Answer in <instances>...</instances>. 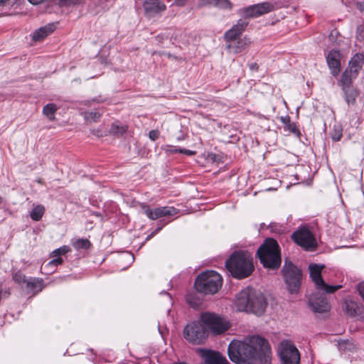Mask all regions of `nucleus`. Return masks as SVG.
Instances as JSON below:
<instances>
[{"mask_svg":"<svg viewBox=\"0 0 364 364\" xmlns=\"http://www.w3.org/2000/svg\"><path fill=\"white\" fill-rule=\"evenodd\" d=\"M228 353L237 364H271V347L266 339L259 336H249L242 341L232 340Z\"/></svg>","mask_w":364,"mask_h":364,"instance_id":"obj_1","label":"nucleus"},{"mask_svg":"<svg viewBox=\"0 0 364 364\" xmlns=\"http://www.w3.org/2000/svg\"><path fill=\"white\" fill-rule=\"evenodd\" d=\"M235 304L237 311L260 315L266 309L267 301L261 292L247 288L237 294Z\"/></svg>","mask_w":364,"mask_h":364,"instance_id":"obj_2","label":"nucleus"},{"mask_svg":"<svg viewBox=\"0 0 364 364\" xmlns=\"http://www.w3.org/2000/svg\"><path fill=\"white\" fill-rule=\"evenodd\" d=\"M225 267L237 279L247 277L254 270L252 257L247 251L233 252L225 262Z\"/></svg>","mask_w":364,"mask_h":364,"instance_id":"obj_3","label":"nucleus"},{"mask_svg":"<svg viewBox=\"0 0 364 364\" xmlns=\"http://www.w3.org/2000/svg\"><path fill=\"white\" fill-rule=\"evenodd\" d=\"M257 254L265 267L274 269L281 264L279 247L277 241L272 238L266 239L257 250Z\"/></svg>","mask_w":364,"mask_h":364,"instance_id":"obj_4","label":"nucleus"},{"mask_svg":"<svg viewBox=\"0 0 364 364\" xmlns=\"http://www.w3.org/2000/svg\"><path fill=\"white\" fill-rule=\"evenodd\" d=\"M222 277L213 270L206 271L200 274L195 281V288L205 294H214L221 288Z\"/></svg>","mask_w":364,"mask_h":364,"instance_id":"obj_5","label":"nucleus"},{"mask_svg":"<svg viewBox=\"0 0 364 364\" xmlns=\"http://www.w3.org/2000/svg\"><path fill=\"white\" fill-rule=\"evenodd\" d=\"M200 321L206 328V333L216 336L225 332L230 327V322L214 313L203 312L200 316Z\"/></svg>","mask_w":364,"mask_h":364,"instance_id":"obj_6","label":"nucleus"},{"mask_svg":"<svg viewBox=\"0 0 364 364\" xmlns=\"http://www.w3.org/2000/svg\"><path fill=\"white\" fill-rule=\"evenodd\" d=\"M282 272L289 291L291 294L298 292L302 277L301 269L291 262L285 260Z\"/></svg>","mask_w":364,"mask_h":364,"instance_id":"obj_7","label":"nucleus"},{"mask_svg":"<svg viewBox=\"0 0 364 364\" xmlns=\"http://www.w3.org/2000/svg\"><path fill=\"white\" fill-rule=\"evenodd\" d=\"M277 353L282 364H299L300 353L294 343L284 340L278 346Z\"/></svg>","mask_w":364,"mask_h":364,"instance_id":"obj_8","label":"nucleus"},{"mask_svg":"<svg viewBox=\"0 0 364 364\" xmlns=\"http://www.w3.org/2000/svg\"><path fill=\"white\" fill-rule=\"evenodd\" d=\"M183 335L188 341L193 344H200L208 336L206 328L200 320L187 324Z\"/></svg>","mask_w":364,"mask_h":364,"instance_id":"obj_9","label":"nucleus"},{"mask_svg":"<svg viewBox=\"0 0 364 364\" xmlns=\"http://www.w3.org/2000/svg\"><path fill=\"white\" fill-rule=\"evenodd\" d=\"M323 267V264H311L309 266L310 277L318 291H323L327 294L333 293L341 289V285L331 286L326 284L321 277V271Z\"/></svg>","mask_w":364,"mask_h":364,"instance_id":"obj_10","label":"nucleus"},{"mask_svg":"<svg viewBox=\"0 0 364 364\" xmlns=\"http://www.w3.org/2000/svg\"><path fill=\"white\" fill-rule=\"evenodd\" d=\"M291 237L297 245L306 250H311L316 246L314 236L306 227H302L295 231Z\"/></svg>","mask_w":364,"mask_h":364,"instance_id":"obj_11","label":"nucleus"},{"mask_svg":"<svg viewBox=\"0 0 364 364\" xmlns=\"http://www.w3.org/2000/svg\"><path fill=\"white\" fill-rule=\"evenodd\" d=\"M274 5L269 2H262L244 8L242 15L246 18H256L273 11Z\"/></svg>","mask_w":364,"mask_h":364,"instance_id":"obj_12","label":"nucleus"},{"mask_svg":"<svg viewBox=\"0 0 364 364\" xmlns=\"http://www.w3.org/2000/svg\"><path fill=\"white\" fill-rule=\"evenodd\" d=\"M142 210L144 213L151 220H156L164 216L174 215L178 213V210L173 207H159L154 210L149 205H143Z\"/></svg>","mask_w":364,"mask_h":364,"instance_id":"obj_13","label":"nucleus"},{"mask_svg":"<svg viewBox=\"0 0 364 364\" xmlns=\"http://www.w3.org/2000/svg\"><path fill=\"white\" fill-rule=\"evenodd\" d=\"M309 306L314 312L324 313L330 309V306L324 295L320 293L312 294L309 299Z\"/></svg>","mask_w":364,"mask_h":364,"instance_id":"obj_14","label":"nucleus"},{"mask_svg":"<svg viewBox=\"0 0 364 364\" xmlns=\"http://www.w3.org/2000/svg\"><path fill=\"white\" fill-rule=\"evenodd\" d=\"M198 352L206 364H230L218 352L207 349H198Z\"/></svg>","mask_w":364,"mask_h":364,"instance_id":"obj_15","label":"nucleus"},{"mask_svg":"<svg viewBox=\"0 0 364 364\" xmlns=\"http://www.w3.org/2000/svg\"><path fill=\"white\" fill-rule=\"evenodd\" d=\"M341 54L338 50H331L326 55L328 66L333 76L336 77L341 71Z\"/></svg>","mask_w":364,"mask_h":364,"instance_id":"obj_16","label":"nucleus"},{"mask_svg":"<svg viewBox=\"0 0 364 364\" xmlns=\"http://www.w3.org/2000/svg\"><path fill=\"white\" fill-rule=\"evenodd\" d=\"M145 15L152 17L166 9L165 4L161 0H145L143 4Z\"/></svg>","mask_w":364,"mask_h":364,"instance_id":"obj_17","label":"nucleus"},{"mask_svg":"<svg viewBox=\"0 0 364 364\" xmlns=\"http://www.w3.org/2000/svg\"><path fill=\"white\" fill-rule=\"evenodd\" d=\"M249 22L245 19H240L235 25L225 33V38L227 41H234L245 30Z\"/></svg>","mask_w":364,"mask_h":364,"instance_id":"obj_18","label":"nucleus"},{"mask_svg":"<svg viewBox=\"0 0 364 364\" xmlns=\"http://www.w3.org/2000/svg\"><path fill=\"white\" fill-rule=\"evenodd\" d=\"M56 28V24L55 23H48L44 26H42L36 29L32 35V38L35 41H41L46 37L53 33Z\"/></svg>","mask_w":364,"mask_h":364,"instance_id":"obj_19","label":"nucleus"},{"mask_svg":"<svg viewBox=\"0 0 364 364\" xmlns=\"http://www.w3.org/2000/svg\"><path fill=\"white\" fill-rule=\"evenodd\" d=\"M364 63V55L363 53H355L350 59L348 67L346 68L353 73V76H358L359 70L362 68Z\"/></svg>","mask_w":364,"mask_h":364,"instance_id":"obj_20","label":"nucleus"},{"mask_svg":"<svg viewBox=\"0 0 364 364\" xmlns=\"http://www.w3.org/2000/svg\"><path fill=\"white\" fill-rule=\"evenodd\" d=\"M230 43L227 46L230 53H239L242 52L250 44V41L247 38H241L237 41H230Z\"/></svg>","mask_w":364,"mask_h":364,"instance_id":"obj_21","label":"nucleus"},{"mask_svg":"<svg viewBox=\"0 0 364 364\" xmlns=\"http://www.w3.org/2000/svg\"><path fill=\"white\" fill-rule=\"evenodd\" d=\"M27 289L33 293L37 294L43 288V281L41 279L31 278L26 282Z\"/></svg>","mask_w":364,"mask_h":364,"instance_id":"obj_22","label":"nucleus"},{"mask_svg":"<svg viewBox=\"0 0 364 364\" xmlns=\"http://www.w3.org/2000/svg\"><path fill=\"white\" fill-rule=\"evenodd\" d=\"M344 93L346 102L348 105H354L355 103L356 98L358 95V91L357 89L352 86L342 88Z\"/></svg>","mask_w":364,"mask_h":364,"instance_id":"obj_23","label":"nucleus"},{"mask_svg":"<svg viewBox=\"0 0 364 364\" xmlns=\"http://www.w3.org/2000/svg\"><path fill=\"white\" fill-rule=\"evenodd\" d=\"M280 121L284 124L285 131H288L289 132L297 136L300 134L299 129L294 123L291 122L290 117L289 116L281 117Z\"/></svg>","mask_w":364,"mask_h":364,"instance_id":"obj_24","label":"nucleus"},{"mask_svg":"<svg viewBox=\"0 0 364 364\" xmlns=\"http://www.w3.org/2000/svg\"><path fill=\"white\" fill-rule=\"evenodd\" d=\"M357 76H353V73L346 69L341 75L340 84L341 87H346L352 86L353 80L356 78Z\"/></svg>","mask_w":364,"mask_h":364,"instance_id":"obj_25","label":"nucleus"},{"mask_svg":"<svg viewBox=\"0 0 364 364\" xmlns=\"http://www.w3.org/2000/svg\"><path fill=\"white\" fill-rule=\"evenodd\" d=\"M58 110V107L55 104L49 103L45 105L43 108V114L50 120L55 119V113Z\"/></svg>","mask_w":364,"mask_h":364,"instance_id":"obj_26","label":"nucleus"},{"mask_svg":"<svg viewBox=\"0 0 364 364\" xmlns=\"http://www.w3.org/2000/svg\"><path fill=\"white\" fill-rule=\"evenodd\" d=\"M45 212V208L42 205H37L33 208L30 216L33 220L38 221L41 219Z\"/></svg>","mask_w":364,"mask_h":364,"instance_id":"obj_27","label":"nucleus"},{"mask_svg":"<svg viewBox=\"0 0 364 364\" xmlns=\"http://www.w3.org/2000/svg\"><path fill=\"white\" fill-rule=\"evenodd\" d=\"M73 247L77 250H88L91 246V242L87 239H77L72 243Z\"/></svg>","mask_w":364,"mask_h":364,"instance_id":"obj_28","label":"nucleus"},{"mask_svg":"<svg viewBox=\"0 0 364 364\" xmlns=\"http://www.w3.org/2000/svg\"><path fill=\"white\" fill-rule=\"evenodd\" d=\"M208 2L212 4V6H216L224 9H230L232 6L228 0H210Z\"/></svg>","mask_w":364,"mask_h":364,"instance_id":"obj_29","label":"nucleus"},{"mask_svg":"<svg viewBox=\"0 0 364 364\" xmlns=\"http://www.w3.org/2000/svg\"><path fill=\"white\" fill-rule=\"evenodd\" d=\"M70 251H71V249L68 245H63L62 247L53 250L51 252L50 256L53 257H58L60 255H65L66 253H68Z\"/></svg>","mask_w":364,"mask_h":364,"instance_id":"obj_30","label":"nucleus"},{"mask_svg":"<svg viewBox=\"0 0 364 364\" xmlns=\"http://www.w3.org/2000/svg\"><path fill=\"white\" fill-rule=\"evenodd\" d=\"M84 117L87 121H96L101 117V113L97 111L86 112L83 113Z\"/></svg>","mask_w":364,"mask_h":364,"instance_id":"obj_31","label":"nucleus"},{"mask_svg":"<svg viewBox=\"0 0 364 364\" xmlns=\"http://www.w3.org/2000/svg\"><path fill=\"white\" fill-rule=\"evenodd\" d=\"M84 4V0H59L60 6H73Z\"/></svg>","mask_w":364,"mask_h":364,"instance_id":"obj_32","label":"nucleus"},{"mask_svg":"<svg viewBox=\"0 0 364 364\" xmlns=\"http://www.w3.org/2000/svg\"><path fill=\"white\" fill-rule=\"evenodd\" d=\"M13 279L19 284H26L28 280L26 276L20 271L14 273Z\"/></svg>","mask_w":364,"mask_h":364,"instance_id":"obj_33","label":"nucleus"},{"mask_svg":"<svg viewBox=\"0 0 364 364\" xmlns=\"http://www.w3.org/2000/svg\"><path fill=\"white\" fill-rule=\"evenodd\" d=\"M127 130L124 126H119L115 124H112L110 128V132L114 134H122Z\"/></svg>","mask_w":364,"mask_h":364,"instance_id":"obj_34","label":"nucleus"},{"mask_svg":"<svg viewBox=\"0 0 364 364\" xmlns=\"http://www.w3.org/2000/svg\"><path fill=\"white\" fill-rule=\"evenodd\" d=\"M343 136V132L341 128L335 127L333 129V132L331 134L332 140L334 141H338L341 139Z\"/></svg>","mask_w":364,"mask_h":364,"instance_id":"obj_35","label":"nucleus"},{"mask_svg":"<svg viewBox=\"0 0 364 364\" xmlns=\"http://www.w3.org/2000/svg\"><path fill=\"white\" fill-rule=\"evenodd\" d=\"M63 263V259L60 257L55 258L50 260L46 266L45 268L57 267Z\"/></svg>","mask_w":364,"mask_h":364,"instance_id":"obj_36","label":"nucleus"},{"mask_svg":"<svg viewBox=\"0 0 364 364\" xmlns=\"http://www.w3.org/2000/svg\"><path fill=\"white\" fill-rule=\"evenodd\" d=\"M186 300L188 303L194 308L197 307L200 303V300L195 299L194 296L191 294L187 296Z\"/></svg>","mask_w":364,"mask_h":364,"instance_id":"obj_37","label":"nucleus"},{"mask_svg":"<svg viewBox=\"0 0 364 364\" xmlns=\"http://www.w3.org/2000/svg\"><path fill=\"white\" fill-rule=\"evenodd\" d=\"M159 132L157 130H151L149 133V136L152 141H155L159 138Z\"/></svg>","mask_w":364,"mask_h":364,"instance_id":"obj_38","label":"nucleus"},{"mask_svg":"<svg viewBox=\"0 0 364 364\" xmlns=\"http://www.w3.org/2000/svg\"><path fill=\"white\" fill-rule=\"evenodd\" d=\"M178 151L180 153H183V154H186V155H188V156H192V155H194L195 154V151H191V150H188V149H179Z\"/></svg>","mask_w":364,"mask_h":364,"instance_id":"obj_39","label":"nucleus"},{"mask_svg":"<svg viewBox=\"0 0 364 364\" xmlns=\"http://www.w3.org/2000/svg\"><path fill=\"white\" fill-rule=\"evenodd\" d=\"M162 229V226L157 228L154 231H153L148 237H146V240L151 238L154 235L157 234Z\"/></svg>","mask_w":364,"mask_h":364,"instance_id":"obj_40","label":"nucleus"},{"mask_svg":"<svg viewBox=\"0 0 364 364\" xmlns=\"http://www.w3.org/2000/svg\"><path fill=\"white\" fill-rule=\"evenodd\" d=\"M249 68L252 70L257 71L259 69V65L256 63H252L249 64Z\"/></svg>","mask_w":364,"mask_h":364,"instance_id":"obj_41","label":"nucleus"},{"mask_svg":"<svg viewBox=\"0 0 364 364\" xmlns=\"http://www.w3.org/2000/svg\"><path fill=\"white\" fill-rule=\"evenodd\" d=\"M357 8L361 11L364 13V1L363 2H358L356 4Z\"/></svg>","mask_w":364,"mask_h":364,"instance_id":"obj_42","label":"nucleus"},{"mask_svg":"<svg viewBox=\"0 0 364 364\" xmlns=\"http://www.w3.org/2000/svg\"><path fill=\"white\" fill-rule=\"evenodd\" d=\"M210 0H200V4L203 5V6H204V5H210V6H212L211 3L208 2Z\"/></svg>","mask_w":364,"mask_h":364,"instance_id":"obj_43","label":"nucleus"},{"mask_svg":"<svg viewBox=\"0 0 364 364\" xmlns=\"http://www.w3.org/2000/svg\"><path fill=\"white\" fill-rule=\"evenodd\" d=\"M164 294H167V296H168V298H169L170 301H171V297L170 294H168V293H166V292H165V291H164Z\"/></svg>","mask_w":364,"mask_h":364,"instance_id":"obj_44","label":"nucleus"},{"mask_svg":"<svg viewBox=\"0 0 364 364\" xmlns=\"http://www.w3.org/2000/svg\"><path fill=\"white\" fill-rule=\"evenodd\" d=\"M181 4H183L185 0H177Z\"/></svg>","mask_w":364,"mask_h":364,"instance_id":"obj_45","label":"nucleus"},{"mask_svg":"<svg viewBox=\"0 0 364 364\" xmlns=\"http://www.w3.org/2000/svg\"><path fill=\"white\" fill-rule=\"evenodd\" d=\"M126 256L129 258H132L133 259V256L132 255H126Z\"/></svg>","mask_w":364,"mask_h":364,"instance_id":"obj_46","label":"nucleus"},{"mask_svg":"<svg viewBox=\"0 0 364 364\" xmlns=\"http://www.w3.org/2000/svg\"><path fill=\"white\" fill-rule=\"evenodd\" d=\"M37 182L38 183L41 184L42 183V180L41 179H38V180H37Z\"/></svg>","mask_w":364,"mask_h":364,"instance_id":"obj_47","label":"nucleus"},{"mask_svg":"<svg viewBox=\"0 0 364 364\" xmlns=\"http://www.w3.org/2000/svg\"><path fill=\"white\" fill-rule=\"evenodd\" d=\"M350 314L351 316L354 315V314H355V310H353V311H350Z\"/></svg>","mask_w":364,"mask_h":364,"instance_id":"obj_48","label":"nucleus"},{"mask_svg":"<svg viewBox=\"0 0 364 364\" xmlns=\"http://www.w3.org/2000/svg\"><path fill=\"white\" fill-rule=\"evenodd\" d=\"M3 201V198L0 196V204L2 203Z\"/></svg>","mask_w":364,"mask_h":364,"instance_id":"obj_49","label":"nucleus"}]
</instances>
